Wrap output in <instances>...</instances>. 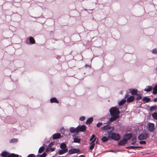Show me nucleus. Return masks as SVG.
Listing matches in <instances>:
<instances>
[{"label":"nucleus","instance_id":"nucleus-39","mask_svg":"<svg viewBox=\"0 0 157 157\" xmlns=\"http://www.w3.org/2000/svg\"><path fill=\"white\" fill-rule=\"evenodd\" d=\"M143 147H142L140 146H135V148H143Z\"/></svg>","mask_w":157,"mask_h":157},{"label":"nucleus","instance_id":"nucleus-6","mask_svg":"<svg viewBox=\"0 0 157 157\" xmlns=\"http://www.w3.org/2000/svg\"><path fill=\"white\" fill-rule=\"evenodd\" d=\"M147 135L144 133L140 134L138 137V139L140 140H144L147 138Z\"/></svg>","mask_w":157,"mask_h":157},{"label":"nucleus","instance_id":"nucleus-48","mask_svg":"<svg viewBox=\"0 0 157 157\" xmlns=\"http://www.w3.org/2000/svg\"><path fill=\"white\" fill-rule=\"evenodd\" d=\"M138 99H138V98L136 99V100H138Z\"/></svg>","mask_w":157,"mask_h":157},{"label":"nucleus","instance_id":"nucleus-30","mask_svg":"<svg viewBox=\"0 0 157 157\" xmlns=\"http://www.w3.org/2000/svg\"><path fill=\"white\" fill-rule=\"evenodd\" d=\"M156 107H155V106H152V107H151L150 108V110L151 111H153L156 110Z\"/></svg>","mask_w":157,"mask_h":157},{"label":"nucleus","instance_id":"nucleus-28","mask_svg":"<svg viewBox=\"0 0 157 157\" xmlns=\"http://www.w3.org/2000/svg\"><path fill=\"white\" fill-rule=\"evenodd\" d=\"M153 117L155 120H157V113H155L152 114Z\"/></svg>","mask_w":157,"mask_h":157},{"label":"nucleus","instance_id":"nucleus-49","mask_svg":"<svg viewBox=\"0 0 157 157\" xmlns=\"http://www.w3.org/2000/svg\"><path fill=\"white\" fill-rule=\"evenodd\" d=\"M53 150H54L53 149H52V151H53Z\"/></svg>","mask_w":157,"mask_h":157},{"label":"nucleus","instance_id":"nucleus-31","mask_svg":"<svg viewBox=\"0 0 157 157\" xmlns=\"http://www.w3.org/2000/svg\"><path fill=\"white\" fill-rule=\"evenodd\" d=\"M152 53L154 54H156L157 53V49L156 48H154L152 50Z\"/></svg>","mask_w":157,"mask_h":157},{"label":"nucleus","instance_id":"nucleus-26","mask_svg":"<svg viewBox=\"0 0 157 157\" xmlns=\"http://www.w3.org/2000/svg\"><path fill=\"white\" fill-rule=\"evenodd\" d=\"M108 139V137L106 136H104L101 138V140L103 142H105L107 141Z\"/></svg>","mask_w":157,"mask_h":157},{"label":"nucleus","instance_id":"nucleus-32","mask_svg":"<svg viewBox=\"0 0 157 157\" xmlns=\"http://www.w3.org/2000/svg\"><path fill=\"white\" fill-rule=\"evenodd\" d=\"M143 99V101L144 102H149L150 99Z\"/></svg>","mask_w":157,"mask_h":157},{"label":"nucleus","instance_id":"nucleus-22","mask_svg":"<svg viewBox=\"0 0 157 157\" xmlns=\"http://www.w3.org/2000/svg\"><path fill=\"white\" fill-rule=\"evenodd\" d=\"M80 139L78 138H75L74 139V142L79 143L80 142Z\"/></svg>","mask_w":157,"mask_h":157},{"label":"nucleus","instance_id":"nucleus-11","mask_svg":"<svg viewBox=\"0 0 157 157\" xmlns=\"http://www.w3.org/2000/svg\"><path fill=\"white\" fill-rule=\"evenodd\" d=\"M79 150L77 149H72L69 151V153L71 154L78 153Z\"/></svg>","mask_w":157,"mask_h":157},{"label":"nucleus","instance_id":"nucleus-3","mask_svg":"<svg viewBox=\"0 0 157 157\" xmlns=\"http://www.w3.org/2000/svg\"><path fill=\"white\" fill-rule=\"evenodd\" d=\"M108 137L110 139L117 141L120 139V136L119 134L116 133H112L108 135Z\"/></svg>","mask_w":157,"mask_h":157},{"label":"nucleus","instance_id":"nucleus-10","mask_svg":"<svg viewBox=\"0 0 157 157\" xmlns=\"http://www.w3.org/2000/svg\"><path fill=\"white\" fill-rule=\"evenodd\" d=\"M127 140L124 139L119 142L118 145H123L127 143Z\"/></svg>","mask_w":157,"mask_h":157},{"label":"nucleus","instance_id":"nucleus-14","mask_svg":"<svg viewBox=\"0 0 157 157\" xmlns=\"http://www.w3.org/2000/svg\"><path fill=\"white\" fill-rule=\"evenodd\" d=\"M69 130L70 132L72 133H74L76 132H78L77 127L76 128H75L74 127H71L70 128Z\"/></svg>","mask_w":157,"mask_h":157},{"label":"nucleus","instance_id":"nucleus-25","mask_svg":"<svg viewBox=\"0 0 157 157\" xmlns=\"http://www.w3.org/2000/svg\"><path fill=\"white\" fill-rule=\"evenodd\" d=\"M44 150V146L41 147L39 150V153H41Z\"/></svg>","mask_w":157,"mask_h":157},{"label":"nucleus","instance_id":"nucleus-34","mask_svg":"<svg viewBox=\"0 0 157 157\" xmlns=\"http://www.w3.org/2000/svg\"><path fill=\"white\" fill-rule=\"evenodd\" d=\"M27 157H36L35 155L33 154H30Z\"/></svg>","mask_w":157,"mask_h":157},{"label":"nucleus","instance_id":"nucleus-7","mask_svg":"<svg viewBox=\"0 0 157 157\" xmlns=\"http://www.w3.org/2000/svg\"><path fill=\"white\" fill-rule=\"evenodd\" d=\"M78 132L79 131L84 132L86 129V126L85 125H83L80 127H77Z\"/></svg>","mask_w":157,"mask_h":157},{"label":"nucleus","instance_id":"nucleus-47","mask_svg":"<svg viewBox=\"0 0 157 157\" xmlns=\"http://www.w3.org/2000/svg\"><path fill=\"white\" fill-rule=\"evenodd\" d=\"M55 98V97H53V98Z\"/></svg>","mask_w":157,"mask_h":157},{"label":"nucleus","instance_id":"nucleus-41","mask_svg":"<svg viewBox=\"0 0 157 157\" xmlns=\"http://www.w3.org/2000/svg\"><path fill=\"white\" fill-rule=\"evenodd\" d=\"M130 149H134L135 148V146H130Z\"/></svg>","mask_w":157,"mask_h":157},{"label":"nucleus","instance_id":"nucleus-44","mask_svg":"<svg viewBox=\"0 0 157 157\" xmlns=\"http://www.w3.org/2000/svg\"><path fill=\"white\" fill-rule=\"evenodd\" d=\"M126 148H128V149H130V146H128V147H125Z\"/></svg>","mask_w":157,"mask_h":157},{"label":"nucleus","instance_id":"nucleus-45","mask_svg":"<svg viewBox=\"0 0 157 157\" xmlns=\"http://www.w3.org/2000/svg\"><path fill=\"white\" fill-rule=\"evenodd\" d=\"M52 143H51L49 145V146H48L49 147H51V145H52Z\"/></svg>","mask_w":157,"mask_h":157},{"label":"nucleus","instance_id":"nucleus-50","mask_svg":"<svg viewBox=\"0 0 157 157\" xmlns=\"http://www.w3.org/2000/svg\"><path fill=\"white\" fill-rule=\"evenodd\" d=\"M157 98V97L156 98Z\"/></svg>","mask_w":157,"mask_h":157},{"label":"nucleus","instance_id":"nucleus-19","mask_svg":"<svg viewBox=\"0 0 157 157\" xmlns=\"http://www.w3.org/2000/svg\"><path fill=\"white\" fill-rule=\"evenodd\" d=\"M126 100L125 99H122L120 102L119 103V106L121 105H123L125 102Z\"/></svg>","mask_w":157,"mask_h":157},{"label":"nucleus","instance_id":"nucleus-29","mask_svg":"<svg viewBox=\"0 0 157 157\" xmlns=\"http://www.w3.org/2000/svg\"><path fill=\"white\" fill-rule=\"evenodd\" d=\"M17 141V140L16 139H13L10 140V143L16 142Z\"/></svg>","mask_w":157,"mask_h":157},{"label":"nucleus","instance_id":"nucleus-15","mask_svg":"<svg viewBox=\"0 0 157 157\" xmlns=\"http://www.w3.org/2000/svg\"><path fill=\"white\" fill-rule=\"evenodd\" d=\"M152 90V88L151 86H148L146 87L144 89V91L147 92H150Z\"/></svg>","mask_w":157,"mask_h":157},{"label":"nucleus","instance_id":"nucleus-8","mask_svg":"<svg viewBox=\"0 0 157 157\" xmlns=\"http://www.w3.org/2000/svg\"><path fill=\"white\" fill-rule=\"evenodd\" d=\"M26 43L28 44H34L35 43V40L33 37H30L29 39H27Z\"/></svg>","mask_w":157,"mask_h":157},{"label":"nucleus","instance_id":"nucleus-16","mask_svg":"<svg viewBox=\"0 0 157 157\" xmlns=\"http://www.w3.org/2000/svg\"><path fill=\"white\" fill-rule=\"evenodd\" d=\"M111 128V127L110 125H107L105 126H104L103 127H102V129L105 131H107L108 130L110 129Z\"/></svg>","mask_w":157,"mask_h":157},{"label":"nucleus","instance_id":"nucleus-36","mask_svg":"<svg viewBox=\"0 0 157 157\" xmlns=\"http://www.w3.org/2000/svg\"><path fill=\"white\" fill-rule=\"evenodd\" d=\"M46 156V153H43L42 154L40 155L39 157H45Z\"/></svg>","mask_w":157,"mask_h":157},{"label":"nucleus","instance_id":"nucleus-17","mask_svg":"<svg viewBox=\"0 0 157 157\" xmlns=\"http://www.w3.org/2000/svg\"><path fill=\"white\" fill-rule=\"evenodd\" d=\"M93 118L92 117H90L86 121V124H90L93 121Z\"/></svg>","mask_w":157,"mask_h":157},{"label":"nucleus","instance_id":"nucleus-35","mask_svg":"<svg viewBox=\"0 0 157 157\" xmlns=\"http://www.w3.org/2000/svg\"><path fill=\"white\" fill-rule=\"evenodd\" d=\"M134 99H127V101L128 102H130L133 101Z\"/></svg>","mask_w":157,"mask_h":157},{"label":"nucleus","instance_id":"nucleus-18","mask_svg":"<svg viewBox=\"0 0 157 157\" xmlns=\"http://www.w3.org/2000/svg\"><path fill=\"white\" fill-rule=\"evenodd\" d=\"M96 137H95V136L94 135H92L91 138L90 139V141H93V142H94L96 140Z\"/></svg>","mask_w":157,"mask_h":157},{"label":"nucleus","instance_id":"nucleus-40","mask_svg":"<svg viewBox=\"0 0 157 157\" xmlns=\"http://www.w3.org/2000/svg\"><path fill=\"white\" fill-rule=\"evenodd\" d=\"M128 98H135L133 96H131L128 97Z\"/></svg>","mask_w":157,"mask_h":157},{"label":"nucleus","instance_id":"nucleus-37","mask_svg":"<svg viewBox=\"0 0 157 157\" xmlns=\"http://www.w3.org/2000/svg\"><path fill=\"white\" fill-rule=\"evenodd\" d=\"M85 118V117L84 116H82L80 117L79 120L80 121H83Z\"/></svg>","mask_w":157,"mask_h":157},{"label":"nucleus","instance_id":"nucleus-23","mask_svg":"<svg viewBox=\"0 0 157 157\" xmlns=\"http://www.w3.org/2000/svg\"><path fill=\"white\" fill-rule=\"evenodd\" d=\"M136 138H132V143H131V144L134 145H135L136 143Z\"/></svg>","mask_w":157,"mask_h":157},{"label":"nucleus","instance_id":"nucleus-1","mask_svg":"<svg viewBox=\"0 0 157 157\" xmlns=\"http://www.w3.org/2000/svg\"><path fill=\"white\" fill-rule=\"evenodd\" d=\"M109 112L112 117L109 118L110 121H113L119 117L120 112L117 107H113L109 109Z\"/></svg>","mask_w":157,"mask_h":157},{"label":"nucleus","instance_id":"nucleus-9","mask_svg":"<svg viewBox=\"0 0 157 157\" xmlns=\"http://www.w3.org/2000/svg\"><path fill=\"white\" fill-rule=\"evenodd\" d=\"M132 137V134L131 133L126 134L124 136V138L125 139L128 140L130 139Z\"/></svg>","mask_w":157,"mask_h":157},{"label":"nucleus","instance_id":"nucleus-13","mask_svg":"<svg viewBox=\"0 0 157 157\" xmlns=\"http://www.w3.org/2000/svg\"><path fill=\"white\" fill-rule=\"evenodd\" d=\"M52 137L54 139H56L59 138L60 137V135L59 133H56L53 134Z\"/></svg>","mask_w":157,"mask_h":157},{"label":"nucleus","instance_id":"nucleus-21","mask_svg":"<svg viewBox=\"0 0 157 157\" xmlns=\"http://www.w3.org/2000/svg\"><path fill=\"white\" fill-rule=\"evenodd\" d=\"M153 93L154 94H157V85L154 88Z\"/></svg>","mask_w":157,"mask_h":157},{"label":"nucleus","instance_id":"nucleus-20","mask_svg":"<svg viewBox=\"0 0 157 157\" xmlns=\"http://www.w3.org/2000/svg\"><path fill=\"white\" fill-rule=\"evenodd\" d=\"M94 142H93V141H92L90 143V150H92L94 147Z\"/></svg>","mask_w":157,"mask_h":157},{"label":"nucleus","instance_id":"nucleus-2","mask_svg":"<svg viewBox=\"0 0 157 157\" xmlns=\"http://www.w3.org/2000/svg\"><path fill=\"white\" fill-rule=\"evenodd\" d=\"M129 91L130 93L132 95H136L137 96L136 98H142L144 97L142 96L143 92L142 91H138L136 89H130L129 90ZM144 98H148L146 97H144Z\"/></svg>","mask_w":157,"mask_h":157},{"label":"nucleus","instance_id":"nucleus-46","mask_svg":"<svg viewBox=\"0 0 157 157\" xmlns=\"http://www.w3.org/2000/svg\"><path fill=\"white\" fill-rule=\"evenodd\" d=\"M88 66H88V65H85V67H88Z\"/></svg>","mask_w":157,"mask_h":157},{"label":"nucleus","instance_id":"nucleus-42","mask_svg":"<svg viewBox=\"0 0 157 157\" xmlns=\"http://www.w3.org/2000/svg\"><path fill=\"white\" fill-rule=\"evenodd\" d=\"M110 151L113 152H116L117 151L115 150H110Z\"/></svg>","mask_w":157,"mask_h":157},{"label":"nucleus","instance_id":"nucleus-12","mask_svg":"<svg viewBox=\"0 0 157 157\" xmlns=\"http://www.w3.org/2000/svg\"><path fill=\"white\" fill-rule=\"evenodd\" d=\"M67 151V149H61L59 151V154L60 155L63 154Z\"/></svg>","mask_w":157,"mask_h":157},{"label":"nucleus","instance_id":"nucleus-24","mask_svg":"<svg viewBox=\"0 0 157 157\" xmlns=\"http://www.w3.org/2000/svg\"><path fill=\"white\" fill-rule=\"evenodd\" d=\"M50 101L51 103L55 102L56 103H58V101L56 99H50Z\"/></svg>","mask_w":157,"mask_h":157},{"label":"nucleus","instance_id":"nucleus-4","mask_svg":"<svg viewBox=\"0 0 157 157\" xmlns=\"http://www.w3.org/2000/svg\"><path fill=\"white\" fill-rule=\"evenodd\" d=\"M2 156L3 157H21L17 155L14 154H11L9 155V153L6 151H3L1 154Z\"/></svg>","mask_w":157,"mask_h":157},{"label":"nucleus","instance_id":"nucleus-51","mask_svg":"<svg viewBox=\"0 0 157 157\" xmlns=\"http://www.w3.org/2000/svg\"><path fill=\"white\" fill-rule=\"evenodd\" d=\"M59 157H60V156H59Z\"/></svg>","mask_w":157,"mask_h":157},{"label":"nucleus","instance_id":"nucleus-43","mask_svg":"<svg viewBox=\"0 0 157 157\" xmlns=\"http://www.w3.org/2000/svg\"><path fill=\"white\" fill-rule=\"evenodd\" d=\"M128 97V94H126L125 95V96H124V98H127Z\"/></svg>","mask_w":157,"mask_h":157},{"label":"nucleus","instance_id":"nucleus-38","mask_svg":"<svg viewBox=\"0 0 157 157\" xmlns=\"http://www.w3.org/2000/svg\"><path fill=\"white\" fill-rule=\"evenodd\" d=\"M140 144H146V142L144 141H141L140 142Z\"/></svg>","mask_w":157,"mask_h":157},{"label":"nucleus","instance_id":"nucleus-33","mask_svg":"<svg viewBox=\"0 0 157 157\" xmlns=\"http://www.w3.org/2000/svg\"><path fill=\"white\" fill-rule=\"evenodd\" d=\"M103 124L101 123H99L97 124V126L98 127H99L101 126Z\"/></svg>","mask_w":157,"mask_h":157},{"label":"nucleus","instance_id":"nucleus-5","mask_svg":"<svg viewBox=\"0 0 157 157\" xmlns=\"http://www.w3.org/2000/svg\"><path fill=\"white\" fill-rule=\"evenodd\" d=\"M148 130L150 132L153 131L155 129V126L154 124L148 123L147 124Z\"/></svg>","mask_w":157,"mask_h":157},{"label":"nucleus","instance_id":"nucleus-27","mask_svg":"<svg viewBox=\"0 0 157 157\" xmlns=\"http://www.w3.org/2000/svg\"><path fill=\"white\" fill-rule=\"evenodd\" d=\"M60 147L63 149H67L66 148V145L65 144L62 143L60 145Z\"/></svg>","mask_w":157,"mask_h":157}]
</instances>
